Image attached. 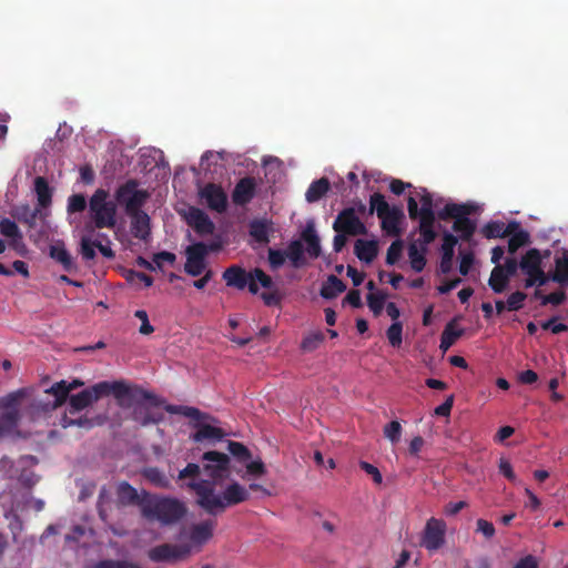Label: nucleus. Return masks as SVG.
Segmentation results:
<instances>
[{
    "label": "nucleus",
    "instance_id": "f257e3e1",
    "mask_svg": "<svg viewBox=\"0 0 568 568\" xmlns=\"http://www.w3.org/2000/svg\"><path fill=\"white\" fill-rule=\"evenodd\" d=\"M480 212L475 202L447 203L438 211L439 221H452L450 231L443 230V243L439 248H455L456 245L466 244L475 248L481 239L507 240V247L494 248H523L531 244L530 233L515 219L490 220L478 227L477 219L473 217Z\"/></svg>",
    "mask_w": 568,
    "mask_h": 568
},
{
    "label": "nucleus",
    "instance_id": "f03ea898",
    "mask_svg": "<svg viewBox=\"0 0 568 568\" xmlns=\"http://www.w3.org/2000/svg\"><path fill=\"white\" fill-rule=\"evenodd\" d=\"M230 474V457L211 450L203 454L202 466L189 464L180 471L179 479H189L185 485L195 493L199 506L210 515H217L250 496L248 489L237 481L231 483L222 491L216 490V485L229 478Z\"/></svg>",
    "mask_w": 568,
    "mask_h": 568
},
{
    "label": "nucleus",
    "instance_id": "7ed1b4c3",
    "mask_svg": "<svg viewBox=\"0 0 568 568\" xmlns=\"http://www.w3.org/2000/svg\"><path fill=\"white\" fill-rule=\"evenodd\" d=\"M222 278L230 287L240 291L247 288L253 295L260 294L267 306L277 305L281 301L273 280L258 267L246 270L239 265H232L223 272Z\"/></svg>",
    "mask_w": 568,
    "mask_h": 568
},
{
    "label": "nucleus",
    "instance_id": "20e7f679",
    "mask_svg": "<svg viewBox=\"0 0 568 568\" xmlns=\"http://www.w3.org/2000/svg\"><path fill=\"white\" fill-rule=\"evenodd\" d=\"M408 215L412 220H418V237L415 243L409 244L407 248H426L438 236L442 229L436 223L437 215L434 212V200L432 193L426 189H420L414 195L407 199Z\"/></svg>",
    "mask_w": 568,
    "mask_h": 568
},
{
    "label": "nucleus",
    "instance_id": "39448f33",
    "mask_svg": "<svg viewBox=\"0 0 568 568\" xmlns=\"http://www.w3.org/2000/svg\"><path fill=\"white\" fill-rule=\"evenodd\" d=\"M368 214L377 215L381 221L382 231L386 236L400 237V224L405 220L402 206H390L382 193L375 192L369 196Z\"/></svg>",
    "mask_w": 568,
    "mask_h": 568
},
{
    "label": "nucleus",
    "instance_id": "423d86ee",
    "mask_svg": "<svg viewBox=\"0 0 568 568\" xmlns=\"http://www.w3.org/2000/svg\"><path fill=\"white\" fill-rule=\"evenodd\" d=\"M511 255L517 257V272L525 277V286H542L549 277L545 271L544 260L549 257V251L541 254L540 251H508Z\"/></svg>",
    "mask_w": 568,
    "mask_h": 568
},
{
    "label": "nucleus",
    "instance_id": "0eeeda50",
    "mask_svg": "<svg viewBox=\"0 0 568 568\" xmlns=\"http://www.w3.org/2000/svg\"><path fill=\"white\" fill-rule=\"evenodd\" d=\"M141 513L149 520L172 525L185 515L186 508L178 499L152 497L142 503Z\"/></svg>",
    "mask_w": 568,
    "mask_h": 568
},
{
    "label": "nucleus",
    "instance_id": "6e6552de",
    "mask_svg": "<svg viewBox=\"0 0 568 568\" xmlns=\"http://www.w3.org/2000/svg\"><path fill=\"white\" fill-rule=\"evenodd\" d=\"M335 236L333 248H344L349 237L366 235L368 230L365 223L356 214L355 207H345L335 217L333 222Z\"/></svg>",
    "mask_w": 568,
    "mask_h": 568
},
{
    "label": "nucleus",
    "instance_id": "1a4fd4ad",
    "mask_svg": "<svg viewBox=\"0 0 568 568\" xmlns=\"http://www.w3.org/2000/svg\"><path fill=\"white\" fill-rule=\"evenodd\" d=\"M95 390L103 395L112 394L119 406L130 408L139 399H151L152 394L133 386L124 381L101 382L95 384Z\"/></svg>",
    "mask_w": 568,
    "mask_h": 568
},
{
    "label": "nucleus",
    "instance_id": "9d476101",
    "mask_svg": "<svg viewBox=\"0 0 568 568\" xmlns=\"http://www.w3.org/2000/svg\"><path fill=\"white\" fill-rule=\"evenodd\" d=\"M108 196L105 190L98 189L89 202L90 216L98 229H113L116 224V205Z\"/></svg>",
    "mask_w": 568,
    "mask_h": 568
},
{
    "label": "nucleus",
    "instance_id": "9b49d317",
    "mask_svg": "<svg viewBox=\"0 0 568 568\" xmlns=\"http://www.w3.org/2000/svg\"><path fill=\"white\" fill-rule=\"evenodd\" d=\"M149 196L148 191L139 189V182L134 179L128 180L115 192V200L120 205L124 206L126 214L142 211V206Z\"/></svg>",
    "mask_w": 568,
    "mask_h": 568
},
{
    "label": "nucleus",
    "instance_id": "f8f14e48",
    "mask_svg": "<svg viewBox=\"0 0 568 568\" xmlns=\"http://www.w3.org/2000/svg\"><path fill=\"white\" fill-rule=\"evenodd\" d=\"M503 254L504 251H493L491 261L497 265L490 274L489 286L495 293H501L507 287L510 276L517 273V257L507 256L505 263L501 265L499 261Z\"/></svg>",
    "mask_w": 568,
    "mask_h": 568
},
{
    "label": "nucleus",
    "instance_id": "ddd939ff",
    "mask_svg": "<svg viewBox=\"0 0 568 568\" xmlns=\"http://www.w3.org/2000/svg\"><path fill=\"white\" fill-rule=\"evenodd\" d=\"M230 454L245 467L244 479H256L266 474V467L261 458H253L251 452L239 442H227Z\"/></svg>",
    "mask_w": 568,
    "mask_h": 568
},
{
    "label": "nucleus",
    "instance_id": "4468645a",
    "mask_svg": "<svg viewBox=\"0 0 568 568\" xmlns=\"http://www.w3.org/2000/svg\"><path fill=\"white\" fill-rule=\"evenodd\" d=\"M24 390H17L0 399V436L12 435L19 419V399Z\"/></svg>",
    "mask_w": 568,
    "mask_h": 568
},
{
    "label": "nucleus",
    "instance_id": "2eb2a0df",
    "mask_svg": "<svg viewBox=\"0 0 568 568\" xmlns=\"http://www.w3.org/2000/svg\"><path fill=\"white\" fill-rule=\"evenodd\" d=\"M193 426L196 432L191 435V439L195 443H209L214 444L226 435V433L216 425V420L201 412L200 418H193Z\"/></svg>",
    "mask_w": 568,
    "mask_h": 568
},
{
    "label": "nucleus",
    "instance_id": "dca6fc26",
    "mask_svg": "<svg viewBox=\"0 0 568 568\" xmlns=\"http://www.w3.org/2000/svg\"><path fill=\"white\" fill-rule=\"evenodd\" d=\"M320 252L307 251L312 258H316ZM307 261L306 251H268V263L274 271L285 265L300 268L306 265Z\"/></svg>",
    "mask_w": 568,
    "mask_h": 568
},
{
    "label": "nucleus",
    "instance_id": "f3484780",
    "mask_svg": "<svg viewBox=\"0 0 568 568\" xmlns=\"http://www.w3.org/2000/svg\"><path fill=\"white\" fill-rule=\"evenodd\" d=\"M191 554L189 544H162L151 548L148 557L153 562L178 561Z\"/></svg>",
    "mask_w": 568,
    "mask_h": 568
},
{
    "label": "nucleus",
    "instance_id": "a211bd4d",
    "mask_svg": "<svg viewBox=\"0 0 568 568\" xmlns=\"http://www.w3.org/2000/svg\"><path fill=\"white\" fill-rule=\"evenodd\" d=\"M161 400L152 394L151 399H139L132 407V418L141 425L158 424L163 420V414L155 409Z\"/></svg>",
    "mask_w": 568,
    "mask_h": 568
},
{
    "label": "nucleus",
    "instance_id": "6ab92c4d",
    "mask_svg": "<svg viewBox=\"0 0 568 568\" xmlns=\"http://www.w3.org/2000/svg\"><path fill=\"white\" fill-rule=\"evenodd\" d=\"M445 521L432 517L425 525L422 536V546L430 552L438 550L445 544Z\"/></svg>",
    "mask_w": 568,
    "mask_h": 568
},
{
    "label": "nucleus",
    "instance_id": "aec40b11",
    "mask_svg": "<svg viewBox=\"0 0 568 568\" xmlns=\"http://www.w3.org/2000/svg\"><path fill=\"white\" fill-rule=\"evenodd\" d=\"M201 197L205 201L206 205L219 213H223L227 207V195L221 185L215 183H207L201 191Z\"/></svg>",
    "mask_w": 568,
    "mask_h": 568
},
{
    "label": "nucleus",
    "instance_id": "412c9836",
    "mask_svg": "<svg viewBox=\"0 0 568 568\" xmlns=\"http://www.w3.org/2000/svg\"><path fill=\"white\" fill-rule=\"evenodd\" d=\"M321 248V240L316 231L315 221L310 219L300 232V237L291 242L287 248Z\"/></svg>",
    "mask_w": 568,
    "mask_h": 568
},
{
    "label": "nucleus",
    "instance_id": "4be33fe9",
    "mask_svg": "<svg viewBox=\"0 0 568 568\" xmlns=\"http://www.w3.org/2000/svg\"><path fill=\"white\" fill-rule=\"evenodd\" d=\"M256 192V181L252 176L241 179L232 192V201L235 205L244 206L248 204Z\"/></svg>",
    "mask_w": 568,
    "mask_h": 568
},
{
    "label": "nucleus",
    "instance_id": "5701e85b",
    "mask_svg": "<svg viewBox=\"0 0 568 568\" xmlns=\"http://www.w3.org/2000/svg\"><path fill=\"white\" fill-rule=\"evenodd\" d=\"M272 231L273 223L266 219H254L248 223V234L257 244H268Z\"/></svg>",
    "mask_w": 568,
    "mask_h": 568
},
{
    "label": "nucleus",
    "instance_id": "b1692460",
    "mask_svg": "<svg viewBox=\"0 0 568 568\" xmlns=\"http://www.w3.org/2000/svg\"><path fill=\"white\" fill-rule=\"evenodd\" d=\"M215 523L213 520H204L190 527L189 539L192 546H202L211 539Z\"/></svg>",
    "mask_w": 568,
    "mask_h": 568
},
{
    "label": "nucleus",
    "instance_id": "393cba45",
    "mask_svg": "<svg viewBox=\"0 0 568 568\" xmlns=\"http://www.w3.org/2000/svg\"><path fill=\"white\" fill-rule=\"evenodd\" d=\"M83 383L79 379H73L72 382L60 381L53 384L50 388L45 390V393L52 395L54 397V402L52 404V408H55L64 403L69 393L80 386Z\"/></svg>",
    "mask_w": 568,
    "mask_h": 568
},
{
    "label": "nucleus",
    "instance_id": "a878e982",
    "mask_svg": "<svg viewBox=\"0 0 568 568\" xmlns=\"http://www.w3.org/2000/svg\"><path fill=\"white\" fill-rule=\"evenodd\" d=\"M101 394L95 390V385L70 397V414L80 412L93 402L98 400Z\"/></svg>",
    "mask_w": 568,
    "mask_h": 568
},
{
    "label": "nucleus",
    "instance_id": "bb28decb",
    "mask_svg": "<svg viewBox=\"0 0 568 568\" xmlns=\"http://www.w3.org/2000/svg\"><path fill=\"white\" fill-rule=\"evenodd\" d=\"M131 219L132 234L141 240L150 235V216L144 211L128 214Z\"/></svg>",
    "mask_w": 568,
    "mask_h": 568
},
{
    "label": "nucleus",
    "instance_id": "cd10ccee",
    "mask_svg": "<svg viewBox=\"0 0 568 568\" xmlns=\"http://www.w3.org/2000/svg\"><path fill=\"white\" fill-rule=\"evenodd\" d=\"M206 251H186V262L184 270L192 276H199L206 270L205 253Z\"/></svg>",
    "mask_w": 568,
    "mask_h": 568
},
{
    "label": "nucleus",
    "instance_id": "c85d7f7f",
    "mask_svg": "<svg viewBox=\"0 0 568 568\" xmlns=\"http://www.w3.org/2000/svg\"><path fill=\"white\" fill-rule=\"evenodd\" d=\"M0 234L9 240L10 245L17 248L22 243V233L17 223L8 217L0 220Z\"/></svg>",
    "mask_w": 568,
    "mask_h": 568
},
{
    "label": "nucleus",
    "instance_id": "c756f323",
    "mask_svg": "<svg viewBox=\"0 0 568 568\" xmlns=\"http://www.w3.org/2000/svg\"><path fill=\"white\" fill-rule=\"evenodd\" d=\"M331 189V182L327 178L323 176L318 180L313 181L306 193H305V200L308 203H315L318 202L323 196L327 194V192Z\"/></svg>",
    "mask_w": 568,
    "mask_h": 568
},
{
    "label": "nucleus",
    "instance_id": "7c9ffc66",
    "mask_svg": "<svg viewBox=\"0 0 568 568\" xmlns=\"http://www.w3.org/2000/svg\"><path fill=\"white\" fill-rule=\"evenodd\" d=\"M41 214V209H31L28 204H21L12 210V216L19 222L33 227L37 223L38 216Z\"/></svg>",
    "mask_w": 568,
    "mask_h": 568
},
{
    "label": "nucleus",
    "instance_id": "2f4dec72",
    "mask_svg": "<svg viewBox=\"0 0 568 568\" xmlns=\"http://www.w3.org/2000/svg\"><path fill=\"white\" fill-rule=\"evenodd\" d=\"M34 191L38 200V207L47 209L52 203V190L43 176L34 179Z\"/></svg>",
    "mask_w": 568,
    "mask_h": 568
},
{
    "label": "nucleus",
    "instance_id": "473e14b6",
    "mask_svg": "<svg viewBox=\"0 0 568 568\" xmlns=\"http://www.w3.org/2000/svg\"><path fill=\"white\" fill-rule=\"evenodd\" d=\"M463 333L464 329L456 326L455 320L449 322L442 333L439 348L444 353L447 352L454 345V343L463 335Z\"/></svg>",
    "mask_w": 568,
    "mask_h": 568
},
{
    "label": "nucleus",
    "instance_id": "72a5a7b5",
    "mask_svg": "<svg viewBox=\"0 0 568 568\" xmlns=\"http://www.w3.org/2000/svg\"><path fill=\"white\" fill-rule=\"evenodd\" d=\"M345 288L346 286L338 277L331 275L322 285L321 295L326 300H331L344 292Z\"/></svg>",
    "mask_w": 568,
    "mask_h": 568
},
{
    "label": "nucleus",
    "instance_id": "f704fd0d",
    "mask_svg": "<svg viewBox=\"0 0 568 568\" xmlns=\"http://www.w3.org/2000/svg\"><path fill=\"white\" fill-rule=\"evenodd\" d=\"M191 224L201 233H211L213 231V223L209 216L200 209H194L190 213Z\"/></svg>",
    "mask_w": 568,
    "mask_h": 568
},
{
    "label": "nucleus",
    "instance_id": "c9c22d12",
    "mask_svg": "<svg viewBox=\"0 0 568 568\" xmlns=\"http://www.w3.org/2000/svg\"><path fill=\"white\" fill-rule=\"evenodd\" d=\"M116 493L119 501L123 505L134 504L139 499L136 489L125 481L119 484Z\"/></svg>",
    "mask_w": 568,
    "mask_h": 568
},
{
    "label": "nucleus",
    "instance_id": "e433bc0d",
    "mask_svg": "<svg viewBox=\"0 0 568 568\" xmlns=\"http://www.w3.org/2000/svg\"><path fill=\"white\" fill-rule=\"evenodd\" d=\"M552 281L560 284L568 283V251H564V255L556 261V271Z\"/></svg>",
    "mask_w": 568,
    "mask_h": 568
},
{
    "label": "nucleus",
    "instance_id": "4c0bfd02",
    "mask_svg": "<svg viewBox=\"0 0 568 568\" xmlns=\"http://www.w3.org/2000/svg\"><path fill=\"white\" fill-rule=\"evenodd\" d=\"M50 257L61 264L67 272H72L78 268L69 251H50Z\"/></svg>",
    "mask_w": 568,
    "mask_h": 568
},
{
    "label": "nucleus",
    "instance_id": "58836bf2",
    "mask_svg": "<svg viewBox=\"0 0 568 568\" xmlns=\"http://www.w3.org/2000/svg\"><path fill=\"white\" fill-rule=\"evenodd\" d=\"M164 408L170 414L182 415L184 417L190 418L191 420L193 418H200L201 417V410L195 408V407H192V406L165 405Z\"/></svg>",
    "mask_w": 568,
    "mask_h": 568
},
{
    "label": "nucleus",
    "instance_id": "ea45409f",
    "mask_svg": "<svg viewBox=\"0 0 568 568\" xmlns=\"http://www.w3.org/2000/svg\"><path fill=\"white\" fill-rule=\"evenodd\" d=\"M386 295L382 292H371L367 295V304L369 310L375 314L379 315L385 306Z\"/></svg>",
    "mask_w": 568,
    "mask_h": 568
},
{
    "label": "nucleus",
    "instance_id": "a19ab883",
    "mask_svg": "<svg viewBox=\"0 0 568 568\" xmlns=\"http://www.w3.org/2000/svg\"><path fill=\"white\" fill-rule=\"evenodd\" d=\"M403 325L399 321L394 322L387 329L386 336L393 347H398L402 344Z\"/></svg>",
    "mask_w": 568,
    "mask_h": 568
},
{
    "label": "nucleus",
    "instance_id": "79ce46f5",
    "mask_svg": "<svg viewBox=\"0 0 568 568\" xmlns=\"http://www.w3.org/2000/svg\"><path fill=\"white\" fill-rule=\"evenodd\" d=\"M384 436L392 443L397 444L402 436V425L393 420L384 427Z\"/></svg>",
    "mask_w": 568,
    "mask_h": 568
},
{
    "label": "nucleus",
    "instance_id": "37998d69",
    "mask_svg": "<svg viewBox=\"0 0 568 568\" xmlns=\"http://www.w3.org/2000/svg\"><path fill=\"white\" fill-rule=\"evenodd\" d=\"M324 341V335L321 332H314L304 337L302 348L306 352L316 349Z\"/></svg>",
    "mask_w": 568,
    "mask_h": 568
},
{
    "label": "nucleus",
    "instance_id": "c03bdc74",
    "mask_svg": "<svg viewBox=\"0 0 568 568\" xmlns=\"http://www.w3.org/2000/svg\"><path fill=\"white\" fill-rule=\"evenodd\" d=\"M94 568H140L136 564L128 560L106 559L95 564Z\"/></svg>",
    "mask_w": 568,
    "mask_h": 568
},
{
    "label": "nucleus",
    "instance_id": "a18cd8bd",
    "mask_svg": "<svg viewBox=\"0 0 568 568\" xmlns=\"http://www.w3.org/2000/svg\"><path fill=\"white\" fill-rule=\"evenodd\" d=\"M93 537V531L91 529H85L79 526H75L72 534L67 536V541H80L81 538H84L83 545L85 546L89 540Z\"/></svg>",
    "mask_w": 568,
    "mask_h": 568
},
{
    "label": "nucleus",
    "instance_id": "49530a36",
    "mask_svg": "<svg viewBox=\"0 0 568 568\" xmlns=\"http://www.w3.org/2000/svg\"><path fill=\"white\" fill-rule=\"evenodd\" d=\"M87 207V200L83 194H73L69 197L68 211L71 213L82 212Z\"/></svg>",
    "mask_w": 568,
    "mask_h": 568
},
{
    "label": "nucleus",
    "instance_id": "de8ad7c7",
    "mask_svg": "<svg viewBox=\"0 0 568 568\" xmlns=\"http://www.w3.org/2000/svg\"><path fill=\"white\" fill-rule=\"evenodd\" d=\"M425 251H409V262L414 271H423L426 264Z\"/></svg>",
    "mask_w": 568,
    "mask_h": 568
},
{
    "label": "nucleus",
    "instance_id": "09e8293b",
    "mask_svg": "<svg viewBox=\"0 0 568 568\" xmlns=\"http://www.w3.org/2000/svg\"><path fill=\"white\" fill-rule=\"evenodd\" d=\"M134 316L141 321L139 332L143 335H150L154 332V327L150 324L148 313L143 310H138Z\"/></svg>",
    "mask_w": 568,
    "mask_h": 568
},
{
    "label": "nucleus",
    "instance_id": "8fccbe9b",
    "mask_svg": "<svg viewBox=\"0 0 568 568\" xmlns=\"http://www.w3.org/2000/svg\"><path fill=\"white\" fill-rule=\"evenodd\" d=\"M498 468H499V471L507 478L509 479L510 481L515 483V484H519L520 481L518 480L517 476L515 475L514 470H513V467L510 465V463L505 459V458H500L499 459V464H498Z\"/></svg>",
    "mask_w": 568,
    "mask_h": 568
},
{
    "label": "nucleus",
    "instance_id": "3c124183",
    "mask_svg": "<svg viewBox=\"0 0 568 568\" xmlns=\"http://www.w3.org/2000/svg\"><path fill=\"white\" fill-rule=\"evenodd\" d=\"M460 263H459V272L463 275H467L473 263H474V255L473 251H460Z\"/></svg>",
    "mask_w": 568,
    "mask_h": 568
},
{
    "label": "nucleus",
    "instance_id": "603ef678",
    "mask_svg": "<svg viewBox=\"0 0 568 568\" xmlns=\"http://www.w3.org/2000/svg\"><path fill=\"white\" fill-rule=\"evenodd\" d=\"M526 300V294L521 292H515L510 294L507 298V308L509 311H517L521 308L524 301Z\"/></svg>",
    "mask_w": 568,
    "mask_h": 568
},
{
    "label": "nucleus",
    "instance_id": "864d4df0",
    "mask_svg": "<svg viewBox=\"0 0 568 568\" xmlns=\"http://www.w3.org/2000/svg\"><path fill=\"white\" fill-rule=\"evenodd\" d=\"M175 261L174 253L170 251H160L154 254V263L158 266V270H161L164 263L173 264Z\"/></svg>",
    "mask_w": 568,
    "mask_h": 568
},
{
    "label": "nucleus",
    "instance_id": "5fc2aeb1",
    "mask_svg": "<svg viewBox=\"0 0 568 568\" xmlns=\"http://www.w3.org/2000/svg\"><path fill=\"white\" fill-rule=\"evenodd\" d=\"M145 476L150 481L154 483L156 486L164 487L168 485V479L165 478V476L155 468L146 469Z\"/></svg>",
    "mask_w": 568,
    "mask_h": 568
},
{
    "label": "nucleus",
    "instance_id": "6e6d98bb",
    "mask_svg": "<svg viewBox=\"0 0 568 568\" xmlns=\"http://www.w3.org/2000/svg\"><path fill=\"white\" fill-rule=\"evenodd\" d=\"M454 252L455 251H444L439 265V270L443 274L452 271L454 265Z\"/></svg>",
    "mask_w": 568,
    "mask_h": 568
},
{
    "label": "nucleus",
    "instance_id": "4d7b16f0",
    "mask_svg": "<svg viewBox=\"0 0 568 568\" xmlns=\"http://www.w3.org/2000/svg\"><path fill=\"white\" fill-rule=\"evenodd\" d=\"M477 531L483 534L486 538H491L495 535V527L491 523L485 519H478Z\"/></svg>",
    "mask_w": 568,
    "mask_h": 568
},
{
    "label": "nucleus",
    "instance_id": "13d9d810",
    "mask_svg": "<svg viewBox=\"0 0 568 568\" xmlns=\"http://www.w3.org/2000/svg\"><path fill=\"white\" fill-rule=\"evenodd\" d=\"M541 327L544 329H549L554 334H559L561 332H565L567 329V326L562 323L557 322L556 318H550L548 321H545L541 323Z\"/></svg>",
    "mask_w": 568,
    "mask_h": 568
},
{
    "label": "nucleus",
    "instance_id": "bf43d9fd",
    "mask_svg": "<svg viewBox=\"0 0 568 568\" xmlns=\"http://www.w3.org/2000/svg\"><path fill=\"white\" fill-rule=\"evenodd\" d=\"M361 468L366 471L368 475H371L376 484H381L383 480L382 474L379 470L372 464L367 462H361L359 463Z\"/></svg>",
    "mask_w": 568,
    "mask_h": 568
},
{
    "label": "nucleus",
    "instance_id": "052dcab7",
    "mask_svg": "<svg viewBox=\"0 0 568 568\" xmlns=\"http://www.w3.org/2000/svg\"><path fill=\"white\" fill-rule=\"evenodd\" d=\"M128 280L132 283V284H135L136 282H141L143 283V285L145 287H149L152 285L153 281L150 276L143 274V273H139V272H130L129 275H128Z\"/></svg>",
    "mask_w": 568,
    "mask_h": 568
},
{
    "label": "nucleus",
    "instance_id": "680f3d73",
    "mask_svg": "<svg viewBox=\"0 0 568 568\" xmlns=\"http://www.w3.org/2000/svg\"><path fill=\"white\" fill-rule=\"evenodd\" d=\"M565 300V293L562 291L550 293L542 297L541 304H552V305H559Z\"/></svg>",
    "mask_w": 568,
    "mask_h": 568
},
{
    "label": "nucleus",
    "instance_id": "e2e57ef3",
    "mask_svg": "<svg viewBox=\"0 0 568 568\" xmlns=\"http://www.w3.org/2000/svg\"><path fill=\"white\" fill-rule=\"evenodd\" d=\"M61 425L67 428L73 425L80 426V427H90L91 423L88 419H72L69 416L64 415L61 419Z\"/></svg>",
    "mask_w": 568,
    "mask_h": 568
},
{
    "label": "nucleus",
    "instance_id": "0e129e2a",
    "mask_svg": "<svg viewBox=\"0 0 568 568\" xmlns=\"http://www.w3.org/2000/svg\"><path fill=\"white\" fill-rule=\"evenodd\" d=\"M454 403V397L449 396L442 405L435 408V414L438 416H448L450 414Z\"/></svg>",
    "mask_w": 568,
    "mask_h": 568
},
{
    "label": "nucleus",
    "instance_id": "69168bd1",
    "mask_svg": "<svg viewBox=\"0 0 568 568\" xmlns=\"http://www.w3.org/2000/svg\"><path fill=\"white\" fill-rule=\"evenodd\" d=\"M406 187H410V184L397 179H394L389 184V190L396 195H400Z\"/></svg>",
    "mask_w": 568,
    "mask_h": 568
},
{
    "label": "nucleus",
    "instance_id": "338daca9",
    "mask_svg": "<svg viewBox=\"0 0 568 568\" xmlns=\"http://www.w3.org/2000/svg\"><path fill=\"white\" fill-rule=\"evenodd\" d=\"M359 261L371 264L376 257L378 251H355Z\"/></svg>",
    "mask_w": 568,
    "mask_h": 568
},
{
    "label": "nucleus",
    "instance_id": "774afa93",
    "mask_svg": "<svg viewBox=\"0 0 568 568\" xmlns=\"http://www.w3.org/2000/svg\"><path fill=\"white\" fill-rule=\"evenodd\" d=\"M515 568H537V561L535 557L526 556L525 558L518 561Z\"/></svg>",
    "mask_w": 568,
    "mask_h": 568
}]
</instances>
